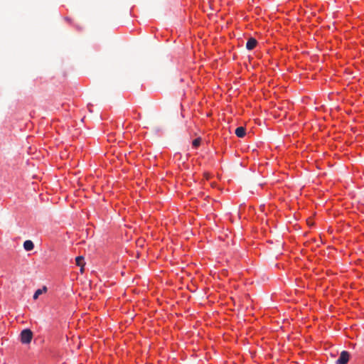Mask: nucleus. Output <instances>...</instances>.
<instances>
[{"instance_id": "nucleus-1", "label": "nucleus", "mask_w": 364, "mask_h": 364, "mask_svg": "<svg viewBox=\"0 0 364 364\" xmlns=\"http://www.w3.org/2000/svg\"><path fill=\"white\" fill-rule=\"evenodd\" d=\"M21 341L23 344H28L31 342L33 338V332L28 329H24L21 332Z\"/></svg>"}, {"instance_id": "nucleus-2", "label": "nucleus", "mask_w": 364, "mask_h": 364, "mask_svg": "<svg viewBox=\"0 0 364 364\" xmlns=\"http://www.w3.org/2000/svg\"><path fill=\"white\" fill-rule=\"evenodd\" d=\"M350 355L348 351L343 350L340 354L339 358L336 360V364H347L349 360Z\"/></svg>"}, {"instance_id": "nucleus-3", "label": "nucleus", "mask_w": 364, "mask_h": 364, "mask_svg": "<svg viewBox=\"0 0 364 364\" xmlns=\"http://www.w3.org/2000/svg\"><path fill=\"white\" fill-rule=\"evenodd\" d=\"M257 45V41L255 38H250L246 43V48L249 50H252L256 48Z\"/></svg>"}, {"instance_id": "nucleus-4", "label": "nucleus", "mask_w": 364, "mask_h": 364, "mask_svg": "<svg viewBox=\"0 0 364 364\" xmlns=\"http://www.w3.org/2000/svg\"><path fill=\"white\" fill-rule=\"evenodd\" d=\"M235 133L237 137L242 138L246 134V129L243 127H239L235 129Z\"/></svg>"}, {"instance_id": "nucleus-5", "label": "nucleus", "mask_w": 364, "mask_h": 364, "mask_svg": "<svg viewBox=\"0 0 364 364\" xmlns=\"http://www.w3.org/2000/svg\"><path fill=\"white\" fill-rule=\"evenodd\" d=\"M84 257L82 256L77 257L75 258L76 264L80 267V272L82 273L84 271Z\"/></svg>"}, {"instance_id": "nucleus-6", "label": "nucleus", "mask_w": 364, "mask_h": 364, "mask_svg": "<svg viewBox=\"0 0 364 364\" xmlns=\"http://www.w3.org/2000/svg\"><path fill=\"white\" fill-rule=\"evenodd\" d=\"M23 248L26 251H31L34 248V244L31 240H26L23 242Z\"/></svg>"}, {"instance_id": "nucleus-7", "label": "nucleus", "mask_w": 364, "mask_h": 364, "mask_svg": "<svg viewBox=\"0 0 364 364\" xmlns=\"http://www.w3.org/2000/svg\"><path fill=\"white\" fill-rule=\"evenodd\" d=\"M47 291V288L46 287H43L42 289H37L34 294H33V299H37L38 298V296L43 294V292H46Z\"/></svg>"}, {"instance_id": "nucleus-8", "label": "nucleus", "mask_w": 364, "mask_h": 364, "mask_svg": "<svg viewBox=\"0 0 364 364\" xmlns=\"http://www.w3.org/2000/svg\"><path fill=\"white\" fill-rule=\"evenodd\" d=\"M200 142H201V138L198 137L193 141L192 145L194 148H197L200 146Z\"/></svg>"}]
</instances>
